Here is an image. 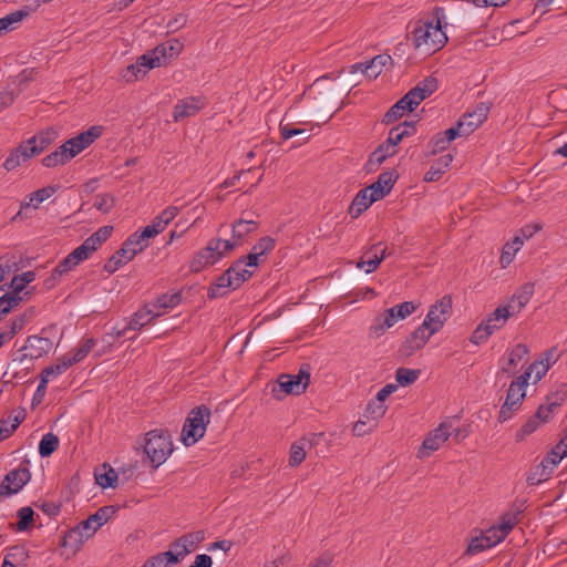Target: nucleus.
<instances>
[{"label":"nucleus","instance_id":"1","mask_svg":"<svg viewBox=\"0 0 567 567\" xmlns=\"http://www.w3.org/2000/svg\"><path fill=\"white\" fill-rule=\"evenodd\" d=\"M443 20H445L444 9L435 7L431 21H417L412 31L414 47L416 49L424 47L427 52H435L443 48L447 42V35L442 31Z\"/></svg>","mask_w":567,"mask_h":567},{"label":"nucleus","instance_id":"2","mask_svg":"<svg viewBox=\"0 0 567 567\" xmlns=\"http://www.w3.org/2000/svg\"><path fill=\"white\" fill-rule=\"evenodd\" d=\"M236 246L237 241L212 238L207 246L194 256L189 264V270L192 272H199L207 266L215 265L233 251Z\"/></svg>","mask_w":567,"mask_h":567},{"label":"nucleus","instance_id":"3","mask_svg":"<svg viewBox=\"0 0 567 567\" xmlns=\"http://www.w3.org/2000/svg\"><path fill=\"white\" fill-rule=\"evenodd\" d=\"M210 416V409L205 404L190 410L181 433V439L185 446L194 445L205 435Z\"/></svg>","mask_w":567,"mask_h":567},{"label":"nucleus","instance_id":"4","mask_svg":"<svg viewBox=\"0 0 567 567\" xmlns=\"http://www.w3.org/2000/svg\"><path fill=\"white\" fill-rule=\"evenodd\" d=\"M144 452L154 468L162 465L173 452V442L168 431L152 430L145 436Z\"/></svg>","mask_w":567,"mask_h":567},{"label":"nucleus","instance_id":"5","mask_svg":"<svg viewBox=\"0 0 567 567\" xmlns=\"http://www.w3.org/2000/svg\"><path fill=\"white\" fill-rule=\"evenodd\" d=\"M511 309L514 310V305L512 303L497 307L487 319L483 320L476 327L470 338L471 342L475 344L485 342L489 336L501 329L506 323L507 319L513 316Z\"/></svg>","mask_w":567,"mask_h":567},{"label":"nucleus","instance_id":"6","mask_svg":"<svg viewBox=\"0 0 567 567\" xmlns=\"http://www.w3.org/2000/svg\"><path fill=\"white\" fill-rule=\"evenodd\" d=\"M451 313L452 298L450 296H444L430 307L422 326L435 334L443 328Z\"/></svg>","mask_w":567,"mask_h":567},{"label":"nucleus","instance_id":"7","mask_svg":"<svg viewBox=\"0 0 567 567\" xmlns=\"http://www.w3.org/2000/svg\"><path fill=\"white\" fill-rule=\"evenodd\" d=\"M31 480V472L25 465L9 471L0 485V496L18 494Z\"/></svg>","mask_w":567,"mask_h":567},{"label":"nucleus","instance_id":"8","mask_svg":"<svg viewBox=\"0 0 567 567\" xmlns=\"http://www.w3.org/2000/svg\"><path fill=\"white\" fill-rule=\"evenodd\" d=\"M437 90V79L433 75L426 76L412 87L403 97L412 112L425 99L431 96Z\"/></svg>","mask_w":567,"mask_h":567},{"label":"nucleus","instance_id":"9","mask_svg":"<svg viewBox=\"0 0 567 567\" xmlns=\"http://www.w3.org/2000/svg\"><path fill=\"white\" fill-rule=\"evenodd\" d=\"M433 336L422 324L419 326L400 346L398 353L400 358H410L416 351L421 350Z\"/></svg>","mask_w":567,"mask_h":567},{"label":"nucleus","instance_id":"10","mask_svg":"<svg viewBox=\"0 0 567 567\" xmlns=\"http://www.w3.org/2000/svg\"><path fill=\"white\" fill-rule=\"evenodd\" d=\"M240 264H233L226 269L217 279L208 287L207 297L208 299H217L225 297L229 291L236 290L234 280V271L238 270Z\"/></svg>","mask_w":567,"mask_h":567},{"label":"nucleus","instance_id":"11","mask_svg":"<svg viewBox=\"0 0 567 567\" xmlns=\"http://www.w3.org/2000/svg\"><path fill=\"white\" fill-rule=\"evenodd\" d=\"M52 346L53 343L49 338L40 336H29L25 340L24 346L20 349V351H22L23 353L19 360L22 362L24 359H39L48 354L52 349Z\"/></svg>","mask_w":567,"mask_h":567},{"label":"nucleus","instance_id":"12","mask_svg":"<svg viewBox=\"0 0 567 567\" xmlns=\"http://www.w3.org/2000/svg\"><path fill=\"white\" fill-rule=\"evenodd\" d=\"M450 427L451 425L441 423L436 429L431 431L419 450V457H426L432 452L439 450V447L452 435Z\"/></svg>","mask_w":567,"mask_h":567},{"label":"nucleus","instance_id":"13","mask_svg":"<svg viewBox=\"0 0 567 567\" xmlns=\"http://www.w3.org/2000/svg\"><path fill=\"white\" fill-rule=\"evenodd\" d=\"M517 514H504L502 516L501 523L496 526H492L485 532H482L484 536L487 538L491 547L498 545L501 542L505 539V537L509 534L513 527L517 523Z\"/></svg>","mask_w":567,"mask_h":567},{"label":"nucleus","instance_id":"14","mask_svg":"<svg viewBox=\"0 0 567 567\" xmlns=\"http://www.w3.org/2000/svg\"><path fill=\"white\" fill-rule=\"evenodd\" d=\"M205 106V100L202 96H188L179 100L173 112V118L175 122L183 121L185 118L196 115Z\"/></svg>","mask_w":567,"mask_h":567},{"label":"nucleus","instance_id":"15","mask_svg":"<svg viewBox=\"0 0 567 567\" xmlns=\"http://www.w3.org/2000/svg\"><path fill=\"white\" fill-rule=\"evenodd\" d=\"M178 213V206H168L142 230V237H147L148 239L155 237L165 229V227L177 216Z\"/></svg>","mask_w":567,"mask_h":567},{"label":"nucleus","instance_id":"16","mask_svg":"<svg viewBox=\"0 0 567 567\" xmlns=\"http://www.w3.org/2000/svg\"><path fill=\"white\" fill-rule=\"evenodd\" d=\"M396 179L398 174L394 169L381 173L378 179L367 187L372 196V200H380L385 197L391 192Z\"/></svg>","mask_w":567,"mask_h":567},{"label":"nucleus","instance_id":"17","mask_svg":"<svg viewBox=\"0 0 567 567\" xmlns=\"http://www.w3.org/2000/svg\"><path fill=\"white\" fill-rule=\"evenodd\" d=\"M115 512L116 509L114 506H103L94 514L90 515L85 520L79 523V525L89 536L92 537L100 527L109 522Z\"/></svg>","mask_w":567,"mask_h":567},{"label":"nucleus","instance_id":"18","mask_svg":"<svg viewBox=\"0 0 567 567\" xmlns=\"http://www.w3.org/2000/svg\"><path fill=\"white\" fill-rule=\"evenodd\" d=\"M55 192L56 188L54 186H47L31 193L29 195V200L21 203L20 210L12 217V220H22L24 217H27V209L30 207L37 209L39 204L50 198Z\"/></svg>","mask_w":567,"mask_h":567},{"label":"nucleus","instance_id":"19","mask_svg":"<svg viewBox=\"0 0 567 567\" xmlns=\"http://www.w3.org/2000/svg\"><path fill=\"white\" fill-rule=\"evenodd\" d=\"M392 62V58L389 54H379L372 60L365 63H355L351 66V72L360 70L370 80L377 79L382 72L383 68Z\"/></svg>","mask_w":567,"mask_h":567},{"label":"nucleus","instance_id":"20","mask_svg":"<svg viewBox=\"0 0 567 567\" xmlns=\"http://www.w3.org/2000/svg\"><path fill=\"white\" fill-rule=\"evenodd\" d=\"M320 436L321 434H310L309 436H303L300 440L293 442L290 447L289 465L295 467L301 464L306 458V450L311 449L316 441L320 439Z\"/></svg>","mask_w":567,"mask_h":567},{"label":"nucleus","instance_id":"21","mask_svg":"<svg viewBox=\"0 0 567 567\" xmlns=\"http://www.w3.org/2000/svg\"><path fill=\"white\" fill-rule=\"evenodd\" d=\"M489 113V106L487 103H478L473 112L465 113L461 120L467 127V132L473 133L486 118Z\"/></svg>","mask_w":567,"mask_h":567},{"label":"nucleus","instance_id":"22","mask_svg":"<svg viewBox=\"0 0 567 567\" xmlns=\"http://www.w3.org/2000/svg\"><path fill=\"white\" fill-rule=\"evenodd\" d=\"M528 354V348L526 344L518 343L516 344L511 352L508 353V358L506 363H504L501 368V373L506 374L507 377H512L516 373L517 364L523 361Z\"/></svg>","mask_w":567,"mask_h":567},{"label":"nucleus","instance_id":"23","mask_svg":"<svg viewBox=\"0 0 567 567\" xmlns=\"http://www.w3.org/2000/svg\"><path fill=\"white\" fill-rule=\"evenodd\" d=\"M396 147L390 144L389 142H384L378 146V148L372 152L367 162L368 172L375 171L386 158L395 155Z\"/></svg>","mask_w":567,"mask_h":567},{"label":"nucleus","instance_id":"24","mask_svg":"<svg viewBox=\"0 0 567 567\" xmlns=\"http://www.w3.org/2000/svg\"><path fill=\"white\" fill-rule=\"evenodd\" d=\"M91 536H89L84 529L78 524L75 527L69 529L62 537L61 546L65 548H70L73 553L80 550L85 540H87Z\"/></svg>","mask_w":567,"mask_h":567},{"label":"nucleus","instance_id":"25","mask_svg":"<svg viewBox=\"0 0 567 567\" xmlns=\"http://www.w3.org/2000/svg\"><path fill=\"white\" fill-rule=\"evenodd\" d=\"M162 312L154 311L151 308H143L137 310L127 321L126 329L131 331L141 330L143 327L148 324L154 318L159 317Z\"/></svg>","mask_w":567,"mask_h":567},{"label":"nucleus","instance_id":"26","mask_svg":"<svg viewBox=\"0 0 567 567\" xmlns=\"http://www.w3.org/2000/svg\"><path fill=\"white\" fill-rule=\"evenodd\" d=\"M259 223L252 219L240 218L231 224L233 240L237 241V246L241 244V240L248 235L257 230Z\"/></svg>","mask_w":567,"mask_h":567},{"label":"nucleus","instance_id":"27","mask_svg":"<svg viewBox=\"0 0 567 567\" xmlns=\"http://www.w3.org/2000/svg\"><path fill=\"white\" fill-rule=\"evenodd\" d=\"M375 202L377 200H372V196H371L370 192L367 189V187L363 189H360L357 193V195L354 196V198L349 207V214L353 218H357Z\"/></svg>","mask_w":567,"mask_h":567},{"label":"nucleus","instance_id":"28","mask_svg":"<svg viewBox=\"0 0 567 567\" xmlns=\"http://www.w3.org/2000/svg\"><path fill=\"white\" fill-rule=\"evenodd\" d=\"M54 135V131L41 132L24 143L28 144L30 154L35 156L42 153L53 142Z\"/></svg>","mask_w":567,"mask_h":567},{"label":"nucleus","instance_id":"29","mask_svg":"<svg viewBox=\"0 0 567 567\" xmlns=\"http://www.w3.org/2000/svg\"><path fill=\"white\" fill-rule=\"evenodd\" d=\"M31 157H33V155L30 154V151L28 148V144H25L24 142H22L16 150H13L9 156L6 158L4 163H3V167L7 169V171H13L16 169L18 166H20V164L22 162H25L28 159H30Z\"/></svg>","mask_w":567,"mask_h":567},{"label":"nucleus","instance_id":"30","mask_svg":"<svg viewBox=\"0 0 567 567\" xmlns=\"http://www.w3.org/2000/svg\"><path fill=\"white\" fill-rule=\"evenodd\" d=\"M291 374H281L278 379L277 386L286 394L299 395L306 391V385L300 379H295Z\"/></svg>","mask_w":567,"mask_h":567},{"label":"nucleus","instance_id":"31","mask_svg":"<svg viewBox=\"0 0 567 567\" xmlns=\"http://www.w3.org/2000/svg\"><path fill=\"white\" fill-rule=\"evenodd\" d=\"M534 295V284L526 282L520 289L513 296L512 300L508 303L514 305V310L511 309V312L517 313L519 312L530 300Z\"/></svg>","mask_w":567,"mask_h":567},{"label":"nucleus","instance_id":"32","mask_svg":"<svg viewBox=\"0 0 567 567\" xmlns=\"http://www.w3.org/2000/svg\"><path fill=\"white\" fill-rule=\"evenodd\" d=\"M183 47L184 45L179 40L173 39L157 45L155 50L157 54L161 56L162 63L165 64L167 61L177 56L182 52Z\"/></svg>","mask_w":567,"mask_h":567},{"label":"nucleus","instance_id":"33","mask_svg":"<svg viewBox=\"0 0 567 567\" xmlns=\"http://www.w3.org/2000/svg\"><path fill=\"white\" fill-rule=\"evenodd\" d=\"M28 557V550L24 546H12L4 556L2 567H18V565L24 564Z\"/></svg>","mask_w":567,"mask_h":567},{"label":"nucleus","instance_id":"34","mask_svg":"<svg viewBox=\"0 0 567 567\" xmlns=\"http://www.w3.org/2000/svg\"><path fill=\"white\" fill-rule=\"evenodd\" d=\"M398 320L399 318H396L394 309L389 308L383 312L382 318L375 320V323L371 327V333L378 338L382 336L386 329L393 327Z\"/></svg>","mask_w":567,"mask_h":567},{"label":"nucleus","instance_id":"35","mask_svg":"<svg viewBox=\"0 0 567 567\" xmlns=\"http://www.w3.org/2000/svg\"><path fill=\"white\" fill-rule=\"evenodd\" d=\"M147 237H142V231L134 233L122 244V251L126 250L131 257H135L147 247Z\"/></svg>","mask_w":567,"mask_h":567},{"label":"nucleus","instance_id":"36","mask_svg":"<svg viewBox=\"0 0 567 567\" xmlns=\"http://www.w3.org/2000/svg\"><path fill=\"white\" fill-rule=\"evenodd\" d=\"M18 522L10 524V526L17 532L29 530L34 523V511L30 506L21 507L17 512Z\"/></svg>","mask_w":567,"mask_h":567},{"label":"nucleus","instance_id":"37","mask_svg":"<svg viewBox=\"0 0 567 567\" xmlns=\"http://www.w3.org/2000/svg\"><path fill=\"white\" fill-rule=\"evenodd\" d=\"M453 157L451 154H446L441 156L436 163H434L430 169L425 173L424 181L425 182H435L441 178L444 174L445 168L450 165Z\"/></svg>","mask_w":567,"mask_h":567},{"label":"nucleus","instance_id":"38","mask_svg":"<svg viewBox=\"0 0 567 567\" xmlns=\"http://www.w3.org/2000/svg\"><path fill=\"white\" fill-rule=\"evenodd\" d=\"M72 365L69 360V354H65L58 360V363L44 368L41 372V379H45L47 383H49L51 378H55L64 373Z\"/></svg>","mask_w":567,"mask_h":567},{"label":"nucleus","instance_id":"39","mask_svg":"<svg viewBox=\"0 0 567 567\" xmlns=\"http://www.w3.org/2000/svg\"><path fill=\"white\" fill-rule=\"evenodd\" d=\"M112 226H103L87 237L84 243L94 252L103 243H105L112 235Z\"/></svg>","mask_w":567,"mask_h":567},{"label":"nucleus","instance_id":"40","mask_svg":"<svg viewBox=\"0 0 567 567\" xmlns=\"http://www.w3.org/2000/svg\"><path fill=\"white\" fill-rule=\"evenodd\" d=\"M101 134L102 126L94 125L90 127L87 131L82 132L72 138L78 144L80 152H82L83 150L89 147L96 138H99Z\"/></svg>","mask_w":567,"mask_h":567},{"label":"nucleus","instance_id":"41","mask_svg":"<svg viewBox=\"0 0 567 567\" xmlns=\"http://www.w3.org/2000/svg\"><path fill=\"white\" fill-rule=\"evenodd\" d=\"M134 257L128 255V251H122V247L115 251L114 255L109 258V260L104 264L103 269L109 274H114L120 267L131 261Z\"/></svg>","mask_w":567,"mask_h":567},{"label":"nucleus","instance_id":"42","mask_svg":"<svg viewBox=\"0 0 567 567\" xmlns=\"http://www.w3.org/2000/svg\"><path fill=\"white\" fill-rule=\"evenodd\" d=\"M59 437L53 433H47L39 443V454L41 457L51 456L59 449Z\"/></svg>","mask_w":567,"mask_h":567},{"label":"nucleus","instance_id":"43","mask_svg":"<svg viewBox=\"0 0 567 567\" xmlns=\"http://www.w3.org/2000/svg\"><path fill=\"white\" fill-rule=\"evenodd\" d=\"M410 112V106L404 97H401L395 104H393L389 111L384 114L382 123L389 125L394 123L396 120L403 116L404 112Z\"/></svg>","mask_w":567,"mask_h":567},{"label":"nucleus","instance_id":"44","mask_svg":"<svg viewBox=\"0 0 567 567\" xmlns=\"http://www.w3.org/2000/svg\"><path fill=\"white\" fill-rule=\"evenodd\" d=\"M29 14L25 10H18L11 12L3 18H0V34L3 32L14 30L17 24L21 22Z\"/></svg>","mask_w":567,"mask_h":567},{"label":"nucleus","instance_id":"45","mask_svg":"<svg viewBox=\"0 0 567 567\" xmlns=\"http://www.w3.org/2000/svg\"><path fill=\"white\" fill-rule=\"evenodd\" d=\"M181 300V292L163 293L155 300V302L152 303V309L154 311H158L161 309H172L179 305Z\"/></svg>","mask_w":567,"mask_h":567},{"label":"nucleus","instance_id":"46","mask_svg":"<svg viewBox=\"0 0 567 567\" xmlns=\"http://www.w3.org/2000/svg\"><path fill=\"white\" fill-rule=\"evenodd\" d=\"M96 483L102 488L115 487L117 482V473L111 466L103 465V473L95 472Z\"/></svg>","mask_w":567,"mask_h":567},{"label":"nucleus","instance_id":"47","mask_svg":"<svg viewBox=\"0 0 567 567\" xmlns=\"http://www.w3.org/2000/svg\"><path fill=\"white\" fill-rule=\"evenodd\" d=\"M567 455L561 451V446H554L551 451L540 462L544 468L553 473L557 464Z\"/></svg>","mask_w":567,"mask_h":567},{"label":"nucleus","instance_id":"48","mask_svg":"<svg viewBox=\"0 0 567 567\" xmlns=\"http://www.w3.org/2000/svg\"><path fill=\"white\" fill-rule=\"evenodd\" d=\"M136 63L140 65L142 70H145L146 72L163 64L161 56L157 54L155 49L151 52L141 55L136 60Z\"/></svg>","mask_w":567,"mask_h":567},{"label":"nucleus","instance_id":"49","mask_svg":"<svg viewBox=\"0 0 567 567\" xmlns=\"http://www.w3.org/2000/svg\"><path fill=\"white\" fill-rule=\"evenodd\" d=\"M420 375V370L399 368L395 371V380L401 386H406L414 383Z\"/></svg>","mask_w":567,"mask_h":567},{"label":"nucleus","instance_id":"50","mask_svg":"<svg viewBox=\"0 0 567 567\" xmlns=\"http://www.w3.org/2000/svg\"><path fill=\"white\" fill-rule=\"evenodd\" d=\"M488 548H492V547H491L489 543L487 542V538L481 532L480 535L472 537L465 553L467 555H476V554H480Z\"/></svg>","mask_w":567,"mask_h":567},{"label":"nucleus","instance_id":"51","mask_svg":"<svg viewBox=\"0 0 567 567\" xmlns=\"http://www.w3.org/2000/svg\"><path fill=\"white\" fill-rule=\"evenodd\" d=\"M95 346V340L93 338H89L84 340L74 351L72 355H69V360L71 365L82 361L93 349Z\"/></svg>","mask_w":567,"mask_h":567},{"label":"nucleus","instance_id":"52","mask_svg":"<svg viewBox=\"0 0 567 567\" xmlns=\"http://www.w3.org/2000/svg\"><path fill=\"white\" fill-rule=\"evenodd\" d=\"M441 133L445 137V141H449L450 143L456 137L468 136L472 134L471 132H467V127L461 118L455 123V125Z\"/></svg>","mask_w":567,"mask_h":567},{"label":"nucleus","instance_id":"53","mask_svg":"<svg viewBox=\"0 0 567 567\" xmlns=\"http://www.w3.org/2000/svg\"><path fill=\"white\" fill-rule=\"evenodd\" d=\"M550 471L544 468L543 464L540 463L527 475L526 481L529 486H534L547 481L550 477Z\"/></svg>","mask_w":567,"mask_h":567},{"label":"nucleus","instance_id":"54","mask_svg":"<svg viewBox=\"0 0 567 567\" xmlns=\"http://www.w3.org/2000/svg\"><path fill=\"white\" fill-rule=\"evenodd\" d=\"M205 539V532L197 530L181 536L183 545L189 550V554Z\"/></svg>","mask_w":567,"mask_h":567},{"label":"nucleus","instance_id":"55","mask_svg":"<svg viewBox=\"0 0 567 567\" xmlns=\"http://www.w3.org/2000/svg\"><path fill=\"white\" fill-rule=\"evenodd\" d=\"M526 396L525 390L515 386L514 384H509V388L507 390L505 402L508 404L514 405V408H519L522 402L524 401Z\"/></svg>","mask_w":567,"mask_h":567},{"label":"nucleus","instance_id":"56","mask_svg":"<svg viewBox=\"0 0 567 567\" xmlns=\"http://www.w3.org/2000/svg\"><path fill=\"white\" fill-rule=\"evenodd\" d=\"M385 404L378 401L377 399L375 401L370 402L365 410L368 417H370L374 422L373 425H375L377 421L385 414Z\"/></svg>","mask_w":567,"mask_h":567},{"label":"nucleus","instance_id":"57","mask_svg":"<svg viewBox=\"0 0 567 567\" xmlns=\"http://www.w3.org/2000/svg\"><path fill=\"white\" fill-rule=\"evenodd\" d=\"M34 279L35 274L33 271H25L12 278L10 288L21 292L24 289L25 285L32 282Z\"/></svg>","mask_w":567,"mask_h":567},{"label":"nucleus","instance_id":"58","mask_svg":"<svg viewBox=\"0 0 567 567\" xmlns=\"http://www.w3.org/2000/svg\"><path fill=\"white\" fill-rule=\"evenodd\" d=\"M276 245V240L270 236L261 237L251 248L254 252L259 256H264L270 252Z\"/></svg>","mask_w":567,"mask_h":567},{"label":"nucleus","instance_id":"59","mask_svg":"<svg viewBox=\"0 0 567 567\" xmlns=\"http://www.w3.org/2000/svg\"><path fill=\"white\" fill-rule=\"evenodd\" d=\"M234 264H240L238 270H235L233 274L236 288L238 289L246 280L252 276V272L244 267V258H238Z\"/></svg>","mask_w":567,"mask_h":567},{"label":"nucleus","instance_id":"60","mask_svg":"<svg viewBox=\"0 0 567 567\" xmlns=\"http://www.w3.org/2000/svg\"><path fill=\"white\" fill-rule=\"evenodd\" d=\"M450 145L449 141H445V137L442 133L435 134L427 144L430 148V154L435 155L440 152L445 151Z\"/></svg>","mask_w":567,"mask_h":567},{"label":"nucleus","instance_id":"61","mask_svg":"<svg viewBox=\"0 0 567 567\" xmlns=\"http://www.w3.org/2000/svg\"><path fill=\"white\" fill-rule=\"evenodd\" d=\"M114 198L109 194H99L95 197L93 206L102 212V213H109L111 208L114 206Z\"/></svg>","mask_w":567,"mask_h":567},{"label":"nucleus","instance_id":"62","mask_svg":"<svg viewBox=\"0 0 567 567\" xmlns=\"http://www.w3.org/2000/svg\"><path fill=\"white\" fill-rule=\"evenodd\" d=\"M146 74L145 70H142L137 63L128 65L125 70L122 72V78L126 82H134L140 79V76H143Z\"/></svg>","mask_w":567,"mask_h":567},{"label":"nucleus","instance_id":"63","mask_svg":"<svg viewBox=\"0 0 567 567\" xmlns=\"http://www.w3.org/2000/svg\"><path fill=\"white\" fill-rule=\"evenodd\" d=\"M395 311L396 318L403 320L416 310V306L412 301H404L400 305L392 307Z\"/></svg>","mask_w":567,"mask_h":567},{"label":"nucleus","instance_id":"64","mask_svg":"<svg viewBox=\"0 0 567 567\" xmlns=\"http://www.w3.org/2000/svg\"><path fill=\"white\" fill-rule=\"evenodd\" d=\"M412 135V132L411 131H404V130H401V126L396 125L394 127H392L389 132V136L386 138V142H389L390 144H392L393 146L396 147V145L406 136H410Z\"/></svg>","mask_w":567,"mask_h":567}]
</instances>
